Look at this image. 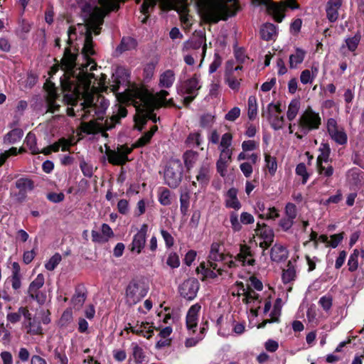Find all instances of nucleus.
<instances>
[{"label": "nucleus", "instance_id": "864d4df0", "mask_svg": "<svg viewBox=\"0 0 364 364\" xmlns=\"http://www.w3.org/2000/svg\"><path fill=\"white\" fill-rule=\"evenodd\" d=\"M230 221L232 228L234 232H239L242 229L241 223L238 220L237 214L235 212H231L230 215Z\"/></svg>", "mask_w": 364, "mask_h": 364}, {"label": "nucleus", "instance_id": "ea45409f", "mask_svg": "<svg viewBox=\"0 0 364 364\" xmlns=\"http://www.w3.org/2000/svg\"><path fill=\"white\" fill-rule=\"evenodd\" d=\"M25 327L28 329L27 333L31 335L42 334V327L39 322L31 320L28 323H24Z\"/></svg>", "mask_w": 364, "mask_h": 364}, {"label": "nucleus", "instance_id": "c9c22d12", "mask_svg": "<svg viewBox=\"0 0 364 364\" xmlns=\"http://www.w3.org/2000/svg\"><path fill=\"white\" fill-rule=\"evenodd\" d=\"M299 108L300 101L297 99L292 100L288 106V110L287 113V118L289 121H292L295 119Z\"/></svg>", "mask_w": 364, "mask_h": 364}, {"label": "nucleus", "instance_id": "423d86ee", "mask_svg": "<svg viewBox=\"0 0 364 364\" xmlns=\"http://www.w3.org/2000/svg\"><path fill=\"white\" fill-rule=\"evenodd\" d=\"M183 168L178 159L170 160L164 171V183L171 188H176L182 181Z\"/></svg>", "mask_w": 364, "mask_h": 364}, {"label": "nucleus", "instance_id": "603ef678", "mask_svg": "<svg viewBox=\"0 0 364 364\" xmlns=\"http://www.w3.org/2000/svg\"><path fill=\"white\" fill-rule=\"evenodd\" d=\"M214 116L210 114H205L200 117V124L203 128H209L214 122Z\"/></svg>", "mask_w": 364, "mask_h": 364}, {"label": "nucleus", "instance_id": "0e129e2a", "mask_svg": "<svg viewBox=\"0 0 364 364\" xmlns=\"http://www.w3.org/2000/svg\"><path fill=\"white\" fill-rule=\"evenodd\" d=\"M47 198L53 203H60L65 199V195L63 193H49L47 194Z\"/></svg>", "mask_w": 364, "mask_h": 364}, {"label": "nucleus", "instance_id": "aec40b11", "mask_svg": "<svg viewBox=\"0 0 364 364\" xmlns=\"http://www.w3.org/2000/svg\"><path fill=\"white\" fill-rule=\"evenodd\" d=\"M237 190L235 188H231L227 192V198L225 199V206L229 208L239 210L241 208V203L237 197Z\"/></svg>", "mask_w": 364, "mask_h": 364}, {"label": "nucleus", "instance_id": "49530a36", "mask_svg": "<svg viewBox=\"0 0 364 364\" xmlns=\"http://www.w3.org/2000/svg\"><path fill=\"white\" fill-rule=\"evenodd\" d=\"M181 213L182 215H187L189 207V195L188 193H181L180 196Z\"/></svg>", "mask_w": 364, "mask_h": 364}, {"label": "nucleus", "instance_id": "4c0bfd02", "mask_svg": "<svg viewBox=\"0 0 364 364\" xmlns=\"http://www.w3.org/2000/svg\"><path fill=\"white\" fill-rule=\"evenodd\" d=\"M296 277V270L291 264V261H289L287 264V269L283 270L282 280L284 283H289L294 280Z\"/></svg>", "mask_w": 364, "mask_h": 364}, {"label": "nucleus", "instance_id": "a211bd4d", "mask_svg": "<svg viewBox=\"0 0 364 364\" xmlns=\"http://www.w3.org/2000/svg\"><path fill=\"white\" fill-rule=\"evenodd\" d=\"M342 6V0H329L326 6V17L330 22H335L338 17V9Z\"/></svg>", "mask_w": 364, "mask_h": 364}, {"label": "nucleus", "instance_id": "a878e982", "mask_svg": "<svg viewBox=\"0 0 364 364\" xmlns=\"http://www.w3.org/2000/svg\"><path fill=\"white\" fill-rule=\"evenodd\" d=\"M15 186L19 191H25L26 193L33 191L35 188L34 181L27 177H22L16 180Z\"/></svg>", "mask_w": 364, "mask_h": 364}, {"label": "nucleus", "instance_id": "4468645a", "mask_svg": "<svg viewBox=\"0 0 364 364\" xmlns=\"http://www.w3.org/2000/svg\"><path fill=\"white\" fill-rule=\"evenodd\" d=\"M148 230L146 224L142 225L139 232L134 236L131 244L130 250L132 252L136 251L139 254L144 247L146 243V235Z\"/></svg>", "mask_w": 364, "mask_h": 364}, {"label": "nucleus", "instance_id": "f257e3e1", "mask_svg": "<svg viewBox=\"0 0 364 364\" xmlns=\"http://www.w3.org/2000/svg\"><path fill=\"white\" fill-rule=\"evenodd\" d=\"M77 54L72 53L70 48L65 49L61 60V68L65 71L64 79H60L63 101L68 105H75L80 97L83 98L84 102L81 103L85 111L82 119L89 115H97L95 121L102 122L103 114L109 105V100L101 95L90 92L91 81L95 75L87 72V65L82 68H77Z\"/></svg>", "mask_w": 364, "mask_h": 364}, {"label": "nucleus", "instance_id": "680f3d73", "mask_svg": "<svg viewBox=\"0 0 364 364\" xmlns=\"http://www.w3.org/2000/svg\"><path fill=\"white\" fill-rule=\"evenodd\" d=\"M166 263L171 268L178 267L180 265L178 256L176 253H171L168 255Z\"/></svg>", "mask_w": 364, "mask_h": 364}, {"label": "nucleus", "instance_id": "412c9836", "mask_svg": "<svg viewBox=\"0 0 364 364\" xmlns=\"http://www.w3.org/2000/svg\"><path fill=\"white\" fill-rule=\"evenodd\" d=\"M271 259L276 262H280L287 257V251L284 247L275 244L271 249Z\"/></svg>", "mask_w": 364, "mask_h": 364}, {"label": "nucleus", "instance_id": "5701e85b", "mask_svg": "<svg viewBox=\"0 0 364 364\" xmlns=\"http://www.w3.org/2000/svg\"><path fill=\"white\" fill-rule=\"evenodd\" d=\"M137 43L134 38L129 36L123 37L120 44L116 48V52L119 54H122L124 51L134 49Z\"/></svg>", "mask_w": 364, "mask_h": 364}, {"label": "nucleus", "instance_id": "09e8293b", "mask_svg": "<svg viewBox=\"0 0 364 364\" xmlns=\"http://www.w3.org/2000/svg\"><path fill=\"white\" fill-rule=\"evenodd\" d=\"M85 299L86 295L85 293L76 290L75 294L72 298V303L75 306L80 308L83 305Z\"/></svg>", "mask_w": 364, "mask_h": 364}, {"label": "nucleus", "instance_id": "2f4dec72", "mask_svg": "<svg viewBox=\"0 0 364 364\" xmlns=\"http://www.w3.org/2000/svg\"><path fill=\"white\" fill-rule=\"evenodd\" d=\"M319 151L321 154L318 155L316 164L319 165V164H323V162H328L331 154V149L329 145L326 143H322L319 148Z\"/></svg>", "mask_w": 364, "mask_h": 364}, {"label": "nucleus", "instance_id": "f8f14e48", "mask_svg": "<svg viewBox=\"0 0 364 364\" xmlns=\"http://www.w3.org/2000/svg\"><path fill=\"white\" fill-rule=\"evenodd\" d=\"M200 284L195 278L185 280L178 287L180 295L187 300H193L198 293Z\"/></svg>", "mask_w": 364, "mask_h": 364}, {"label": "nucleus", "instance_id": "69168bd1", "mask_svg": "<svg viewBox=\"0 0 364 364\" xmlns=\"http://www.w3.org/2000/svg\"><path fill=\"white\" fill-rule=\"evenodd\" d=\"M314 76L311 75L309 70H304L301 72L300 80L303 84L311 83Z\"/></svg>", "mask_w": 364, "mask_h": 364}, {"label": "nucleus", "instance_id": "7c9ffc66", "mask_svg": "<svg viewBox=\"0 0 364 364\" xmlns=\"http://www.w3.org/2000/svg\"><path fill=\"white\" fill-rule=\"evenodd\" d=\"M168 95V92L166 90H161L154 97L157 99V107L159 108L161 106H175L173 102V99L168 100H166V97Z\"/></svg>", "mask_w": 364, "mask_h": 364}, {"label": "nucleus", "instance_id": "1a4fd4ad", "mask_svg": "<svg viewBox=\"0 0 364 364\" xmlns=\"http://www.w3.org/2000/svg\"><path fill=\"white\" fill-rule=\"evenodd\" d=\"M158 2L172 4L178 12L186 14L188 12V0H144L141 6V12L146 14L153 9Z\"/></svg>", "mask_w": 364, "mask_h": 364}, {"label": "nucleus", "instance_id": "2eb2a0df", "mask_svg": "<svg viewBox=\"0 0 364 364\" xmlns=\"http://www.w3.org/2000/svg\"><path fill=\"white\" fill-rule=\"evenodd\" d=\"M200 88L199 80L196 75H194L190 79L183 82L180 87L178 88V92L181 95H195Z\"/></svg>", "mask_w": 364, "mask_h": 364}, {"label": "nucleus", "instance_id": "e433bc0d", "mask_svg": "<svg viewBox=\"0 0 364 364\" xmlns=\"http://www.w3.org/2000/svg\"><path fill=\"white\" fill-rule=\"evenodd\" d=\"M25 144L28 147L32 154H37L40 153V150L37 147L36 137L35 134L29 132L26 137Z\"/></svg>", "mask_w": 364, "mask_h": 364}, {"label": "nucleus", "instance_id": "bb28decb", "mask_svg": "<svg viewBox=\"0 0 364 364\" xmlns=\"http://www.w3.org/2000/svg\"><path fill=\"white\" fill-rule=\"evenodd\" d=\"M107 154L109 162L114 165H123L129 161L127 156H122L120 153L110 149L107 151Z\"/></svg>", "mask_w": 364, "mask_h": 364}, {"label": "nucleus", "instance_id": "473e14b6", "mask_svg": "<svg viewBox=\"0 0 364 364\" xmlns=\"http://www.w3.org/2000/svg\"><path fill=\"white\" fill-rule=\"evenodd\" d=\"M198 154L196 151L188 150L183 154L184 164L188 170L191 169L198 159Z\"/></svg>", "mask_w": 364, "mask_h": 364}, {"label": "nucleus", "instance_id": "bf43d9fd", "mask_svg": "<svg viewBox=\"0 0 364 364\" xmlns=\"http://www.w3.org/2000/svg\"><path fill=\"white\" fill-rule=\"evenodd\" d=\"M240 115V109L237 107H235L231 109L225 117V119L230 122H234Z\"/></svg>", "mask_w": 364, "mask_h": 364}, {"label": "nucleus", "instance_id": "393cba45", "mask_svg": "<svg viewBox=\"0 0 364 364\" xmlns=\"http://www.w3.org/2000/svg\"><path fill=\"white\" fill-rule=\"evenodd\" d=\"M260 36L264 41H270L276 36V26L270 23L262 25L260 28Z\"/></svg>", "mask_w": 364, "mask_h": 364}, {"label": "nucleus", "instance_id": "c756f323", "mask_svg": "<svg viewBox=\"0 0 364 364\" xmlns=\"http://www.w3.org/2000/svg\"><path fill=\"white\" fill-rule=\"evenodd\" d=\"M174 80L173 72L171 70H167L161 75L159 85L161 87L168 88L172 86Z\"/></svg>", "mask_w": 364, "mask_h": 364}, {"label": "nucleus", "instance_id": "39448f33", "mask_svg": "<svg viewBox=\"0 0 364 364\" xmlns=\"http://www.w3.org/2000/svg\"><path fill=\"white\" fill-rule=\"evenodd\" d=\"M127 114V110L124 107H118L117 113L106 119L105 122H98L97 121H90L84 123L83 127L85 131L88 134H94L97 132H102L107 130H111L115 127V124L119 123L121 118L125 117Z\"/></svg>", "mask_w": 364, "mask_h": 364}, {"label": "nucleus", "instance_id": "e2e57ef3", "mask_svg": "<svg viewBox=\"0 0 364 364\" xmlns=\"http://www.w3.org/2000/svg\"><path fill=\"white\" fill-rule=\"evenodd\" d=\"M285 213L287 217L295 219L296 217V207L294 203H289L287 204L285 208Z\"/></svg>", "mask_w": 364, "mask_h": 364}, {"label": "nucleus", "instance_id": "37998d69", "mask_svg": "<svg viewBox=\"0 0 364 364\" xmlns=\"http://www.w3.org/2000/svg\"><path fill=\"white\" fill-rule=\"evenodd\" d=\"M264 159L266 162V166L268 168L269 173L272 176L274 175L277 169L276 158L271 156L268 154H264Z\"/></svg>", "mask_w": 364, "mask_h": 364}, {"label": "nucleus", "instance_id": "79ce46f5", "mask_svg": "<svg viewBox=\"0 0 364 364\" xmlns=\"http://www.w3.org/2000/svg\"><path fill=\"white\" fill-rule=\"evenodd\" d=\"M257 113V99L255 96L248 98V117L250 120L255 118Z\"/></svg>", "mask_w": 364, "mask_h": 364}, {"label": "nucleus", "instance_id": "c85d7f7f", "mask_svg": "<svg viewBox=\"0 0 364 364\" xmlns=\"http://www.w3.org/2000/svg\"><path fill=\"white\" fill-rule=\"evenodd\" d=\"M23 135V132L21 129L14 128L5 135L4 141L5 143L14 144L20 140Z\"/></svg>", "mask_w": 364, "mask_h": 364}, {"label": "nucleus", "instance_id": "5fc2aeb1", "mask_svg": "<svg viewBox=\"0 0 364 364\" xmlns=\"http://www.w3.org/2000/svg\"><path fill=\"white\" fill-rule=\"evenodd\" d=\"M60 146H62V151H66L68 149V141L63 138L60 139L59 141V143H54L53 144L50 145L49 147L51 151L57 152L59 151Z\"/></svg>", "mask_w": 364, "mask_h": 364}, {"label": "nucleus", "instance_id": "6e6d98bb", "mask_svg": "<svg viewBox=\"0 0 364 364\" xmlns=\"http://www.w3.org/2000/svg\"><path fill=\"white\" fill-rule=\"evenodd\" d=\"M28 296L36 301L40 305L43 304L46 301V294L41 291H36L35 293H28Z\"/></svg>", "mask_w": 364, "mask_h": 364}, {"label": "nucleus", "instance_id": "ddd939ff", "mask_svg": "<svg viewBox=\"0 0 364 364\" xmlns=\"http://www.w3.org/2000/svg\"><path fill=\"white\" fill-rule=\"evenodd\" d=\"M272 107L273 103H269L266 109H263L262 116L267 118L271 127L274 130H279L282 129L284 123V119L283 116H279L277 114L272 113Z\"/></svg>", "mask_w": 364, "mask_h": 364}, {"label": "nucleus", "instance_id": "b1692460", "mask_svg": "<svg viewBox=\"0 0 364 364\" xmlns=\"http://www.w3.org/2000/svg\"><path fill=\"white\" fill-rule=\"evenodd\" d=\"M255 232L257 234H259L261 237L270 243L273 242L274 239V232L272 229L267 228L265 223L260 224L258 223L257 224V228L255 229Z\"/></svg>", "mask_w": 364, "mask_h": 364}, {"label": "nucleus", "instance_id": "0eeeda50", "mask_svg": "<svg viewBox=\"0 0 364 364\" xmlns=\"http://www.w3.org/2000/svg\"><path fill=\"white\" fill-rule=\"evenodd\" d=\"M321 123V119L318 113L315 112L310 107L306 109L299 119V124L305 134L311 130L318 129Z\"/></svg>", "mask_w": 364, "mask_h": 364}, {"label": "nucleus", "instance_id": "f03ea898", "mask_svg": "<svg viewBox=\"0 0 364 364\" xmlns=\"http://www.w3.org/2000/svg\"><path fill=\"white\" fill-rule=\"evenodd\" d=\"M119 1L124 0H83L81 11L86 21V31L82 48L85 57L95 54L92 33L99 35L105 16L112 11L119 9Z\"/></svg>", "mask_w": 364, "mask_h": 364}, {"label": "nucleus", "instance_id": "8fccbe9b", "mask_svg": "<svg viewBox=\"0 0 364 364\" xmlns=\"http://www.w3.org/2000/svg\"><path fill=\"white\" fill-rule=\"evenodd\" d=\"M296 173L302 176V183L305 184L309 178V173L306 171V165L304 163H300L296 166Z\"/></svg>", "mask_w": 364, "mask_h": 364}, {"label": "nucleus", "instance_id": "58836bf2", "mask_svg": "<svg viewBox=\"0 0 364 364\" xmlns=\"http://www.w3.org/2000/svg\"><path fill=\"white\" fill-rule=\"evenodd\" d=\"M253 254L250 250V247L247 245H240V253L237 255L236 259L242 262V265H245L246 258L248 257H252Z\"/></svg>", "mask_w": 364, "mask_h": 364}, {"label": "nucleus", "instance_id": "6ab92c4d", "mask_svg": "<svg viewBox=\"0 0 364 364\" xmlns=\"http://www.w3.org/2000/svg\"><path fill=\"white\" fill-rule=\"evenodd\" d=\"M200 309V306L198 304L193 305L188 310L186 316V326L188 330H192L197 326L198 313ZM194 332L195 330H193Z\"/></svg>", "mask_w": 364, "mask_h": 364}, {"label": "nucleus", "instance_id": "de8ad7c7", "mask_svg": "<svg viewBox=\"0 0 364 364\" xmlns=\"http://www.w3.org/2000/svg\"><path fill=\"white\" fill-rule=\"evenodd\" d=\"M62 257L59 253H55L48 262L45 264L46 268L49 271H53L61 261Z\"/></svg>", "mask_w": 364, "mask_h": 364}, {"label": "nucleus", "instance_id": "72a5a7b5", "mask_svg": "<svg viewBox=\"0 0 364 364\" xmlns=\"http://www.w3.org/2000/svg\"><path fill=\"white\" fill-rule=\"evenodd\" d=\"M159 203L164 206H167L171 204V191L164 187H161L159 191Z\"/></svg>", "mask_w": 364, "mask_h": 364}, {"label": "nucleus", "instance_id": "f704fd0d", "mask_svg": "<svg viewBox=\"0 0 364 364\" xmlns=\"http://www.w3.org/2000/svg\"><path fill=\"white\" fill-rule=\"evenodd\" d=\"M132 355L134 358V361L137 364L142 363L146 360V355L140 346H139L136 343H132Z\"/></svg>", "mask_w": 364, "mask_h": 364}, {"label": "nucleus", "instance_id": "cd10ccee", "mask_svg": "<svg viewBox=\"0 0 364 364\" xmlns=\"http://www.w3.org/2000/svg\"><path fill=\"white\" fill-rule=\"evenodd\" d=\"M306 52L301 48H297L294 54L289 56L290 68H296L299 64H301L304 59Z\"/></svg>", "mask_w": 364, "mask_h": 364}, {"label": "nucleus", "instance_id": "4be33fe9", "mask_svg": "<svg viewBox=\"0 0 364 364\" xmlns=\"http://www.w3.org/2000/svg\"><path fill=\"white\" fill-rule=\"evenodd\" d=\"M210 179V166L208 163L204 162L201 164L198 170V174L196 176V180L202 186H205L208 183Z\"/></svg>", "mask_w": 364, "mask_h": 364}, {"label": "nucleus", "instance_id": "20e7f679", "mask_svg": "<svg viewBox=\"0 0 364 364\" xmlns=\"http://www.w3.org/2000/svg\"><path fill=\"white\" fill-rule=\"evenodd\" d=\"M136 98L139 100L137 109L141 113L135 118V122L137 129L141 131L148 119H151L154 123L157 122L156 115L153 112L159 107L157 99L147 90L138 92Z\"/></svg>", "mask_w": 364, "mask_h": 364}, {"label": "nucleus", "instance_id": "c03bdc74", "mask_svg": "<svg viewBox=\"0 0 364 364\" xmlns=\"http://www.w3.org/2000/svg\"><path fill=\"white\" fill-rule=\"evenodd\" d=\"M186 144L189 147H191L194 145L197 146H200L201 144V137L200 133H191L186 140Z\"/></svg>", "mask_w": 364, "mask_h": 364}, {"label": "nucleus", "instance_id": "3c124183", "mask_svg": "<svg viewBox=\"0 0 364 364\" xmlns=\"http://www.w3.org/2000/svg\"><path fill=\"white\" fill-rule=\"evenodd\" d=\"M80 168L86 177L91 178L93 175V167L92 165L85 162L84 159H82L80 163Z\"/></svg>", "mask_w": 364, "mask_h": 364}, {"label": "nucleus", "instance_id": "338daca9", "mask_svg": "<svg viewBox=\"0 0 364 364\" xmlns=\"http://www.w3.org/2000/svg\"><path fill=\"white\" fill-rule=\"evenodd\" d=\"M200 218V211L196 210L193 212L189 225L193 228H196L198 225Z\"/></svg>", "mask_w": 364, "mask_h": 364}, {"label": "nucleus", "instance_id": "f3484780", "mask_svg": "<svg viewBox=\"0 0 364 364\" xmlns=\"http://www.w3.org/2000/svg\"><path fill=\"white\" fill-rule=\"evenodd\" d=\"M254 1H257L259 4L265 5L268 12L273 16L277 22L280 23L282 21L284 15L281 8L275 3L271 2L269 0H254Z\"/></svg>", "mask_w": 364, "mask_h": 364}, {"label": "nucleus", "instance_id": "7ed1b4c3", "mask_svg": "<svg viewBox=\"0 0 364 364\" xmlns=\"http://www.w3.org/2000/svg\"><path fill=\"white\" fill-rule=\"evenodd\" d=\"M198 4L202 9L205 18L213 23H216L220 20H227L235 16L239 10L235 4L229 6L223 0H198Z\"/></svg>", "mask_w": 364, "mask_h": 364}, {"label": "nucleus", "instance_id": "13d9d810", "mask_svg": "<svg viewBox=\"0 0 364 364\" xmlns=\"http://www.w3.org/2000/svg\"><path fill=\"white\" fill-rule=\"evenodd\" d=\"M319 174L323 175L325 177L329 178L333 174L334 169L332 166L327 167L323 166V164L317 165Z\"/></svg>", "mask_w": 364, "mask_h": 364}, {"label": "nucleus", "instance_id": "9d476101", "mask_svg": "<svg viewBox=\"0 0 364 364\" xmlns=\"http://www.w3.org/2000/svg\"><path fill=\"white\" fill-rule=\"evenodd\" d=\"M205 34L203 31H195L189 40L185 41L183 45V51H188L190 50H197L202 47V60H203L207 45L205 43Z\"/></svg>", "mask_w": 364, "mask_h": 364}, {"label": "nucleus", "instance_id": "a19ab883", "mask_svg": "<svg viewBox=\"0 0 364 364\" xmlns=\"http://www.w3.org/2000/svg\"><path fill=\"white\" fill-rule=\"evenodd\" d=\"M44 276L42 274H38L36 278L30 284L28 293H35L36 291H40V289L44 284Z\"/></svg>", "mask_w": 364, "mask_h": 364}, {"label": "nucleus", "instance_id": "9b49d317", "mask_svg": "<svg viewBox=\"0 0 364 364\" xmlns=\"http://www.w3.org/2000/svg\"><path fill=\"white\" fill-rule=\"evenodd\" d=\"M327 131L331 138L337 144L344 145L347 143V134L343 127L338 126L337 122L335 119L330 118L328 119Z\"/></svg>", "mask_w": 364, "mask_h": 364}, {"label": "nucleus", "instance_id": "774afa93", "mask_svg": "<svg viewBox=\"0 0 364 364\" xmlns=\"http://www.w3.org/2000/svg\"><path fill=\"white\" fill-rule=\"evenodd\" d=\"M294 224V219L287 217L284 218H282L279 221V226L284 230L287 231L289 229L291 228V227Z\"/></svg>", "mask_w": 364, "mask_h": 364}, {"label": "nucleus", "instance_id": "052dcab7", "mask_svg": "<svg viewBox=\"0 0 364 364\" xmlns=\"http://www.w3.org/2000/svg\"><path fill=\"white\" fill-rule=\"evenodd\" d=\"M200 267L203 268V274L204 277H209L215 279L218 277V274L213 272V270L207 268L204 263H201L199 267H197L196 272L199 273Z\"/></svg>", "mask_w": 364, "mask_h": 364}, {"label": "nucleus", "instance_id": "dca6fc26", "mask_svg": "<svg viewBox=\"0 0 364 364\" xmlns=\"http://www.w3.org/2000/svg\"><path fill=\"white\" fill-rule=\"evenodd\" d=\"M129 74L124 68H118L114 74L112 75V84L110 85L111 90L116 93L119 88L121 83L127 81Z\"/></svg>", "mask_w": 364, "mask_h": 364}, {"label": "nucleus", "instance_id": "6e6552de", "mask_svg": "<svg viewBox=\"0 0 364 364\" xmlns=\"http://www.w3.org/2000/svg\"><path fill=\"white\" fill-rule=\"evenodd\" d=\"M147 294L144 285L136 280H132L126 289L127 302L134 305L140 301Z\"/></svg>", "mask_w": 364, "mask_h": 364}, {"label": "nucleus", "instance_id": "4d7b16f0", "mask_svg": "<svg viewBox=\"0 0 364 364\" xmlns=\"http://www.w3.org/2000/svg\"><path fill=\"white\" fill-rule=\"evenodd\" d=\"M151 134H149L148 132L144 133V134L141 136L134 144V148H138L141 147L147 144L151 139Z\"/></svg>", "mask_w": 364, "mask_h": 364}, {"label": "nucleus", "instance_id": "a18cd8bd", "mask_svg": "<svg viewBox=\"0 0 364 364\" xmlns=\"http://www.w3.org/2000/svg\"><path fill=\"white\" fill-rule=\"evenodd\" d=\"M361 36L359 33L355 34L353 37L348 38L346 40V46L349 50L354 51L358 47V45L360 41Z\"/></svg>", "mask_w": 364, "mask_h": 364}]
</instances>
